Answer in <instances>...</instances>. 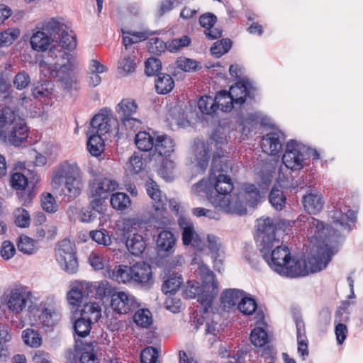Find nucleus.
Returning <instances> with one entry per match:
<instances>
[{
    "label": "nucleus",
    "instance_id": "27",
    "mask_svg": "<svg viewBox=\"0 0 363 363\" xmlns=\"http://www.w3.org/2000/svg\"><path fill=\"white\" fill-rule=\"evenodd\" d=\"M145 186L148 196L156 203L154 205L156 214L161 216L162 218H164L166 211L163 208L161 191L158 185L154 181L150 180L146 183Z\"/></svg>",
    "mask_w": 363,
    "mask_h": 363
},
{
    "label": "nucleus",
    "instance_id": "15",
    "mask_svg": "<svg viewBox=\"0 0 363 363\" xmlns=\"http://www.w3.org/2000/svg\"><path fill=\"white\" fill-rule=\"evenodd\" d=\"M178 224L182 232V240L184 245L201 248L202 241L195 230L194 224L190 218L180 217Z\"/></svg>",
    "mask_w": 363,
    "mask_h": 363
},
{
    "label": "nucleus",
    "instance_id": "6",
    "mask_svg": "<svg viewBox=\"0 0 363 363\" xmlns=\"http://www.w3.org/2000/svg\"><path fill=\"white\" fill-rule=\"evenodd\" d=\"M32 291L22 284H15L4 290L1 300L8 309L18 315L27 310L30 314L35 315L38 311V304L33 301Z\"/></svg>",
    "mask_w": 363,
    "mask_h": 363
},
{
    "label": "nucleus",
    "instance_id": "12",
    "mask_svg": "<svg viewBox=\"0 0 363 363\" xmlns=\"http://www.w3.org/2000/svg\"><path fill=\"white\" fill-rule=\"evenodd\" d=\"M212 204L216 208L227 213L243 215L247 213V208L239 193H230L225 196H217L212 200Z\"/></svg>",
    "mask_w": 363,
    "mask_h": 363
},
{
    "label": "nucleus",
    "instance_id": "36",
    "mask_svg": "<svg viewBox=\"0 0 363 363\" xmlns=\"http://www.w3.org/2000/svg\"><path fill=\"white\" fill-rule=\"evenodd\" d=\"M101 307L96 302H89L84 303L81 310V318L90 322L96 323L101 317Z\"/></svg>",
    "mask_w": 363,
    "mask_h": 363
},
{
    "label": "nucleus",
    "instance_id": "50",
    "mask_svg": "<svg viewBox=\"0 0 363 363\" xmlns=\"http://www.w3.org/2000/svg\"><path fill=\"white\" fill-rule=\"evenodd\" d=\"M53 86L51 82L46 81L39 83L33 87L32 90L33 96L38 99L48 97L53 93Z\"/></svg>",
    "mask_w": 363,
    "mask_h": 363
},
{
    "label": "nucleus",
    "instance_id": "2",
    "mask_svg": "<svg viewBox=\"0 0 363 363\" xmlns=\"http://www.w3.org/2000/svg\"><path fill=\"white\" fill-rule=\"evenodd\" d=\"M51 186L55 191L68 198L79 196L84 188V181L77 163L64 161L57 165L51 176Z\"/></svg>",
    "mask_w": 363,
    "mask_h": 363
},
{
    "label": "nucleus",
    "instance_id": "26",
    "mask_svg": "<svg viewBox=\"0 0 363 363\" xmlns=\"http://www.w3.org/2000/svg\"><path fill=\"white\" fill-rule=\"evenodd\" d=\"M131 266L118 264L108 271V277L118 283L132 284Z\"/></svg>",
    "mask_w": 363,
    "mask_h": 363
},
{
    "label": "nucleus",
    "instance_id": "23",
    "mask_svg": "<svg viewBox=\"0 0 363 363\" xmlns=\"http://www.w3.org/2000/svg\"><path fill=\"white\" fill-rule=\"evenodd\" d=\"M53 42L55 40L51 38V36L42 29H39L38 26L33 30L30 37V45L34 50L46 51Z\"/></svg>",
    "mask_w": 363,
    "mask_h": 363
},
{
    "label": "nucleus",
    "instance_id": "49",
    "mask_svg": "<svg viewBox=\"0 0 363 363\" xmlns=\"http://www.w3.org/2000/svg\"><path fill=\"white\" fill-rule=\"evenodd\" d=\"M110 202L113 208L123 211L130 206V199L127 194L117 192L111 195Z\"/></svg>",
    "mask_w": 363,
    "mask_h": 363
},
{
    "label": "nucleus",
    "instance_id": "24",
    "mask_svg": "<svg viewBox=\"0 0 363 363\" xmlns=\"http://www.w3.org/2000/svg\"><path fill=\"white\" fill-rule=\"evenodd\" d=\"M302 203L305 210L310 214L319 213L324 205L323 196L318 191H311L303 196Z\"/></svg>",
    "mask_w": 363,
    "mask_h": 363
},
{
    "label": "nucleus",
    "instance_id": "64",
    "mask_svg": "<svg viewBox=\"0 0 363 363\" xmlns=\"http://www.w3.org/2000/svg\"><path fill=\"white\" fill-rule=\"evenodd\" d=\"M41 206L48 213H55L57 210V204L50 193H45L41 196Z\"/></svg>",
    "mask_w": 363,
    "mask_h": 363
},
{
    "label": "nucleus",
    "instance_id": "22",
    "mask_svg": "<svg viewBox=\"0 0 363 363\" xmlns=\"http://www.w3.org/2000/svg\"><path fill=\"white\" fill-rule=\"evenodd\" d=\"M175 144L172 138L167 135H157L156 137L154 152L152 158L155 160L159 159H166L174 151Z\"/></svg>",
    "mask_w": 363,
    "mask_h": 363
},
{
    "label": "nucleus",
    "instance_id": "44",
    "mask_svg": "<svg viewBox=\"0 0 363 363\" xmlns=\"http://www.w3.org/2000/svg\"><path fill=\"white\" fill-rule=\"evenodd\" d=\"M123 43L125 48L127 49L128 46L131 44L136 43L138 42L145 40L148 38V37L154 33L145 30L143 32H127L125 33L123 31Z\"/></svg>",
    "mask_w": 363,
    "mask_h": 363
},
{
    "label": "nucleus",
    "instance_id": "5",
    "mask_svg": "<svg viewBox=\"0 0 363 363\" xmlns=\"http://www.w3.org/2000/svg\"><path fill=\"white\" fill-rule=\"evenodd\" d=\"M8 143L16 147L20 146L28 137V127L19 116L18 111L4 107L0 109V129Z\"/></svg>",
    "mask_w": 363,
    "mask_h": 363
},
{
    "label": "nucleus",
    "instance_id": "18",
    "mask_svg": "<svg viewBox=\"0 0 363 363\" xmlns=\"http://www.w3.org/2000/svg\"><path fill=\"white\" fill-rule=\"evenodd\" d=\"M118 187V184L108 177H100L94 181L89 186V192L92 196L108 197L111 192Z\"/></svg>",
    "mask_w": 363,
    "mask_h": 363
},
{
    "label": "nucleus",
    "instance_id": "10",
    "mask_svg": "<svg viewBox=\"0 0 363 363\" xmlns=\"http://www.w3.org/2000/svg\"><path fill=\"white\" fill-rule=\"evenodd\" d=\"M308 147L291 140L286 143L282 162L286 168L291 170H300L304 166L306 160Z\"/></svg>",
    "mask_w": 363,
    "mask_h": 363
},
{
    "label": "nucleus",
    "instance_id": "17",
    "mask_svg": "<svg viewBox=\"0 0 363 363\" xmlns=\"http://www.w3.org/2000/svg\"><path fill=\"white\" fill-rule=\"evenodd\" d=\"M284 140L285 137L281 132H271L263 137L261 147L264 152L271 155H277L281 152Z\"/></svg>",
    "mask_w": 363,
    "mask_h": 363
},
{
    "label": "nucleus",
    "instance_id": "28",
    "mask_svg": "<svg viewBox=\"0 0 363 363\" xmlns=\"http://www.w3.org/2000/svg\"><path fill=\"white\" fill-rule=\"evenodd\" d=\"M239 194L241 199L244 201L245 207L247 206L251 207L255 206L261 199V194L259 189L255 184H244Z\"/></svg>",
    "mask_w": 363,
    "mask_h": 363
},
{
    "label": "nucleus",
    "instance_id": "61",
    "mask_svg": "<svg viewBox=\"0 0 363 363\" xmlns=\"http://www.w3.org/2000/svg\"><path fill=\"white\" fill-rule=\"evenodd\" d=\"M15 223L20 228H27L30 223L28 211L23 208H18L14 211Z\"/></svg>",
    "mask_w": 363,
    "mask_h": 363
},
{
    "label": "nucleus",
    "instance_id": "40",
    "mask_svg": "<svg viewBox=\"0 0 363 363\" xmlns=\"http://www.w3.org/2000/svg\"><path fill=\"white\" fill-rule=\"evenodd\" d=\"M88 137L87 148L93 156H99L104 150V139L102 136L90 131L86 132Z\"/></svg>",
    "mask_w": 363,
    "mask_h": 363
},
{
    "label": "nucleus",
    "instance_id": "4",
    "mask_svg": "<svg viewBox=\"0 0 363 363\" xmlns=\"http://www.w3.org/2000/svg\"><path fill=\"white\" fill-rule=\"evenodd\" d=\"M199 274L202 279L203 289L199 287L197 281H189V285L184 291L186 298L198 297L203 312L206 313L212 311V303L218 294V284L215 280V276L212 271L203 262H197Z\"/></svg>",
    "mask_w": 363,
    "mask_h": 363
},
{
    "label": "nucleus",
    "instance_id": "37",
    "mask_svg": "<svg viewBox=\"0 0 363 363\" xmlns=\"http://www.w3.org/2000/svg\"><path fill=\"white\" fill-rule=\"evenodd\" d=\"M296 336L298 342V352L304 359L308 355V340L306 335L304 323L301 320H296Z\"/></svg>",
    "mask_w": 363,
    "mask_h": 363
},
{
    "label": "nucleus",
    "instance_id": "3",
    "mask_svg": "<svg viewBox=\"0 0 363 363\" xmlns=\"http://www.w3.org/2000/svg\"><path fill=\"white\" fill-rule=\"evenodd\" d=\"M259 251L269 267L280 275L295 278L304 272L297 263V257L291 256L289 247L281 240Z\"/></svg>",
    "mask_w": 363,
    "mask_h": 363
},
{
    "label": "nucleus",
    "instance_id": "13",
    "mask_svg": "<svg viewBox=\"0 0 363 363\" xmlns=\"http://www.w3.org/2000/svg\"><path fill=\"white\" fill-rule=\"evenodd\" d=\"M111 306L118 313L125 314L137 308L139 304L136 298L125 291H115L111 295Z\"/></svg>",
    "mask_w": 363,
    "mask_h": 363
},
{
    "label": "nucleus",
    "instance_id": "35",
    "mask_svg": "<svg viewBox=\"0 0 363 363\" xmlns=\"http://www.w3.org/2000/svg\"><path fill=\"white\" fill-rule=\"evenodd\" d=\"M155 140L156 138L146 131H139L135 137V143L137 147L144 152H154Z\"/></svg>",
    "mask_w": 363,
    "mask_h": 363
},
{
    "label": "nucleus",
    "instance_id": "46",
    "mask_svg": "<svg viewBox=\"0 0 363 363\" xmlns=\"http://www.w3.org/2000/svg\"><path fill=\"white\" fill-rule=\"evenodd\" d=\"M183 283L181 275L171 274L162 286V291L165 294L175 293Z\"/></svg>",
    "mask_w": 363,
    "mask_h": 363
},
{
    "label": "nucleus",
    "instance_id": "25",
    "mask_svg": "<svg viewBox=\"0 0 363 363\" xmlns=\"http://www.w3.org/2000/svg\"><path fill=\"white\" fill-rule=\"evenodd\" d=\"M66 26L61 20L56 18H47L38 23V28L45 31L55 41Z\"/></svg>",
    "mask_w": 363,
    "mask_h": 363
},
{
    "label": "nucleus",
    "instance_id": "60",
    "mask_svg": "<svg viewBox=\"0 0 363 363\" xmlns=\"http://www.w3.org/2000/svg\"><path fill=\"white\" fill-rule=\"evenodd\" d=\"M238 308L242 313L245 315H251L257 308V303L254 298L250 297H244L242 296Z\"/></svg>",
    "mask_w": 363,
    "mask_h": 363
},
{
    "label": "nucleus",
    "instance_id": "14",
    "mask_svg": "<svg viewBox=\"0 0 363 363\" xmlns=\"http://www.w3.org/2000/svg\"><path fill=\"white\" fill-rule=\"evenodd\" d=\"M117 123L111 111L104 110L96 114L91 121V127L88 131L104 135L111 131L113 125Z\"/></svg>",
    "mask_w": 363,
    "mask_h": 363
},
{
    "label": "nucleus",
    "instance_id": "34",
    "mask_svg": "<svg viewBox=\"0 0 363 363\" xmlns=\"http://www.w3.org/2000/svg\"><path fill=\"white\" fill-rule=\"evenodd\" d=\"M138 108V105L134 99L125 98L117 104L116 111L119 119H121L128 116H136Z\"/></svg>",
    "mask_w": 363,
    "mask_h": 363
},
{
    "label": "nucleus",
    "instance_id": "59",
    "mask_svg": "<svg viewBox=\"0 0 363 363\" xmlns=\"http://www.w3.org/2000/svg\"><path fill=\"white\" fill-rule=\"evenodd\" d=\"M250 340L255 346L262 347L267 342V334L264 329L255 328L251 332Z\"/></svg>",
    "mask_w": 363,
    "mask_h": 363
},
{
    "label": "nucleus",
    "instance_id": "20",
    "mask_svg": "<svg viewBox=\"0 0 363 363\" xmlns=\"http://www.w3.org/2000/svg\"><path fill=\"white\" fill-rule=\"evenodd\" d=\"M305 225L308 228V236L313 245H327L323 240L325 225L323 222L313 217L306 218Z\"/></svg>",
    "mask_w": 363,
    "mask_h": 363
},
{
    "label": "nucleus",
    "instance_id": "62",
    "mask_svg": "<svg viewBox=\"0 0 363 363\" xmlns=\"http://www.w3.org/2000/svg\"><path fill=\"white\" fill-rule=\"evenodd\" d=\"M91 238L99 245L109 246L111 244V239L105 230H91L89 233Z\"/></svg>",
    "mask_w": 363,
    "mask_h": 363
},
{
    "label": "nucleus",
    "instance_id": "58",
    "mask_svg": "<svg viewBox=\"0 0 363 363\" xmlns=\"http://www.w3.org/2000/svg\"><path fill=\"white\" fill-rule=\"evenodd\" d=\"M19 35V29L15 28H11L0 33V47L8 46L12 44Z\"/></svg>",
    "mask_w": 363,
    "mask_h": 363
},
{
    "label": "nucleus",
    "instance_id": "31",
    "mask_svg": "<svg viewBox=\"0 0 363 363\" xmlns=\"http://www.w3.org/2000/svg\"><path fill=\"white\" fill-rule=\"evenodd\" d=\"M194 194L206 197L211 203L212 200L216 199V192L213 186V182L211 179H202L192 186Z\"/></svg>",
    "mask_w": 363,
    "mask_h": 363
},
{
    "label": "nucleus",
    "instance_id": "33",
    "mask_svg": "<svg viewBox=\"0 0 363 363\" xmlns=\"http://www.w3.org/2000/svg\"><path fill=\"white\" fill-rule=\"evenodd\" d=\"M58 72V75H52L48 71L42 72L45 77H59L60 84L64 89L67 91H71L72 89H77V80L74 79L72 77H71L69 72L72 68L69 70H65L64 69H61L60 67L57 68Z\"/></svg>",
    "mask_w": 363,
    "mask_h": 363
},
{
    "label": "nucleus",
    "instance_id": "48",
    "mask_svg": "<svg viewBox=\"0 0 363 363\" xmlns=\"http://www.w3.org/2000/svg\"><path fill=\"white\" fill-rule=\"evenodd\" d=\"M17 247L19 251L26 255H33L38 250L37 242L26 235L19 238Z\"/></svg>",
    "mask_w": 363,
    "mask_h": 363
},
{
    "label": "nucleus",
    "instance_id": "51",
    "mask_svg": "<svg viewBox=\"0 0 363 363\" xmlns=\"http://www.w3.org/2000/svg\"><path fill=\"white\" fill-rule=\"evenodd\" d=\"M198 108L203 114L211 115L216 111L215 98L203 96L198 101Z\"/></svg>",
    "mask_w": 363,
    "mask_h": 363
},
{
    "label": "nucleus",
    "instance_id": "38",
    "mask_svg": "<svg viewBox=\"0 0 363 363\" xmlns=\"http://www.w3.org/2000/svg\"><path fill=\"white\" fill-rule=\"evenodd\" d=\"M259 113H248L246 117L242 118L238 124V130L242 133L244 140L252 130L253 127L259 121Z\"/></svg>",
    "mask_w": 363,
    "mask_h": 363
},
{
    "label": "nucleus",
    "instance_id": "29",
    "mask_svg": "<svg viewBox=\"0 0 363 363\" xmlns=\"http://www.w3.org/2000/svg\"><path fill=\"white\" fill-rule=\"evenodd\" d=\"M125 246L133 255L139 256L145 251L146 242L143 235L133 233L126 238Z\"/></svg>",
    "mask_w": 363,
    "mask_h": 363
},
{
    "label": "nucleus",
    "instance_id": "57",
    "mask_svg": "<svg viewBox=\"0 0 363 363\" xmlns=\"http://www.w3.org/2000/svg\"><path fill=\"white\" fill-rule=\"evenodd\" d=\"M160 161V159H159ZM162 165L158 169V174L166 181L173 179V170L175 167L174 161L166 158L161 159Z\"/></svg>",
    "mask_w": 363,
    "mask_h": 363
},
{
    "label": "nucleus",
    "instance_id": "54",
    "mask_svg": "<svg viewBox=\"0 0 363 363\" xmlns=\"http://www.w3.org/2000/svg\"><path fill=\"white\" fill-rule=\"evenodd\" d=\"M231 40L228 38L218 40L211 46V52L213 56L220 57L228 52L231 48Z\"/></svg>",
    "mask_w": 363,
    "mask_h": 363
},
{
    "label": "nucleus",
    "instance_id": "45",
    "mask_svg": "<svg viewBox=\"0 0 363 363\" xmlns=\"http://www.w3.org/2000/svg\"><path fill=\"white\" fill-rule=\"evenodd\" d=\"M214 98L216 111L218 108H220V110L223 112L230 111L235 104L230 98V94H228V91H220Z\"/></svg>",
    "mask_w": 363,
    "mask_h": 363
},
{
    "label": "nucleus",
    "instance_id": "47",
    "mask_svg": "<svg viewBox=\"0 0 363 363\" xmlns=\"http://www.w3.org/2000/svg\"><path fill=\"white\" fill-rule=\"evenodd\" d=\"M269 201L271 205L277 211H281L284 208L286 205V197L281 190L274 186L270 191L269 195Z\"/></svg>",
    "mask_w": 363,
    "mask_h": 363
},
{
    "label": "nucleus",
    "instance_id": "43",
    "mask_svg": "<svg viewBox=\"0 0 363 363\" xmlns=\"http://www.w3.org/2000/svg\"><path fill=\"white\" fill-rule=\"evenodd\" d=\"M22 339L24 343L33 348H38L42 344V337L38 330L27 328L22 332Z\"/></svg>",
    "mask_w": 363,
    "mask_h": 363
},
{
    "label": "nucleus",
    "instance_id": "52",
    "mask_svg": "<svg viewBox=\"0 0 363 363\" xmlns=\"http://www.w3.org/2000/svg\"><path fill=\"white\" fill-rule=\"evenodd\" d=\"M133 320L138 325L147 328L152 323L151 312L148 309L138 310L133 315Z\"/></svg>",
    "mask_w": 363,
    "mask_h": 363
},
{
    "label": "nucleus",
    "instance_id": "53",
    "mask_svg": "<svg viewBox=\"0 0 363 363\" xmlns=\"http://www.w3.org/2000/svg\"><path fill=\"white\" fill-rule=\"evenodd\" d=\"M191 43V39L187 35H183L181 38H174L166 42V48L170 52H177L182 48L187 47Z\"/></svg>",
    "mask_w": 363,
    "mask_h": 363
},
{
    "label": "nucleus",
    "instance_id": "21",
    "mask_svg": "<svg viewBox=\"0 0 363 363\" xmlns=\"http://www.w3.org/2000/svg\"><path fill=\"white\" fill-rule=\"evenodd\" d=\"M305 225L308 228V236L313 245H327L323 240L325 225L323 222L313 217L306 218Z\"/></svg>",
    "mask_w": 363,
    "mask_h": 363
},
{
    "label": "nucleus",
    "instance_id": "32",
    "mask_svg": "<svg viewBox=\"0 0 363 363\" xmlns=\"http://www.w3.org/2000/svg\"><path fill=\"white\" fill-rule=\"evenodd\" d=\"M243 291L238 289H227L221 294L220 303L224 310H229L241 301Z\"/></svg>",
    "mask_w": 363,
    "mask_h": 363
},
{
    "label": "nucleus",
    "instance_id": "56",
    "mask_svg": "<svg viewBox=\"0 0 363 363\" xmlns=\"http://www.w3.org/2000/svg\"><path fill=\"white\" fill-rule=\"evenodd\" d=\"M198 153L196 154V160L197 162V167L201 172L207 168L208 165L209 155L208 151L206 148L204 143H201L197 145Z\"/></svg>",
    "mask_w": 363,
    "mask_h": 363
},
{
    "label": "nucleus",
    "instance_id": "39",
    "mask_svg": "<svg viewBox=\"0 0 363 363\" xmlns=\"http://www.w3.org/2000/svg\"><path fill=\"white\" fill-rule=\"evenodd\" d=\"M155 83L156 91L160 94H166L170 92L174 86L172 77L164 73L157 74Z\"/></svg>",
    "mask_w": 363,
    "mask_h": 363
},
{
    "label": "nucleus",
    "instance_id": "63",
    "mask_svg": "<svg viewBox=\"0 0 363 363\" xmlns=\"http://www.w3.org/2000/svg\"><path fill=\"white\" fill-rule=\"evenodd\" d=\"M91 324L92 323L81 317L78 318L74 325L77 335L81 337L87 336L90 333Z\"/></svg>",
    "mask_w": 363,
    "mask_h": 363
},
{
    "label": "nucleus",
    "instance_id": "30",
    "mask_svg": "<svg viewBox=\"0 0 363 363\" xmlns=\"http://www.w3.org/2000/svg\"><path fill=\"white\" fill-rule=\"evenodd\" d=\"M84 286L89 290L87 296L89 293L95 292L97 298H102L106 296H111L114 293L111 284L106 281H96L94 283H85Z\"/></svg>",
    "mask_w": 363,
    "mask_h": 363
},
{
    "label": "nucleus",
    "instance_id": "16",
    "mask_svg": "<svg viewBox=\"0 0 363 363\" xmlns=\"http://www.w3.org/2000/svg\"><path fill=\"white\" fill-rule=\"evenodd\" d=\"M132 284L149 287L153 284L152 268L145 262H138L131 266Z\"/></svg>",
    "mask_w": 363,
    "mask_h": 363
},
{
    "label": "nucleus",
    "instance_id": "42",
    "mask_svg": "<svg viewBox=\"0 0 363 363\" xmlns=\"http://www.w3.org/2000/svg\"><path fill=\"white\" fill-rule=\"evenodd\" d=\"M176 238L170 231L163 230L158 235L157 246L160 250L169 252L174 246Z\"/></svg>",
    "mask_w": 363,
    "mask_h": 363
},
{
    "label": "nucleus",
    "instance_id": "55",
    "mask_svg": "<svg viewBox=\"0 0 363 363\" xmlns=\"http://www.w3.org/2000/svg\"><path fill=\"white\" fill-rule=\"evenodd\" d=\"M176 65L178 68L186 72H194L201 68L198 61L184 57H179Z\"/></svg>",
    "mask_w": 363,
    "mask_h": 363
},
{
    "label": "nucleus",
    "instance_id": "8",
    "mask_svg": "<svg viewBox=\"0 0 363 363\" xmlns=\"http://www.w3.org/2000/svg\"><path fill=\"white\" fill-rule=\"evenodd\" d=\"M333 255L331 248L328 245H313L308 256V259L297 258V263L301 269L304 271L298 277L310 273H316L327 267Z\"/></svg>",
    "mask_w": 363,
    "mask_h": 363
},
{
    "label": "nucleus",
    "instance_id": "7",
    "mask_svg": "<svg viewBox=\"0 0 363 363\" xmlns=\"http://www.w3.org/2000/svg\"><path fill=\"white\" fill-rule=\"evenodd\" d=\"M229 170H232L229 157L222 150L215 152L211 168V179L213 182L216 196H225L233 191L234 186L232 179L225 174Z\"/></svg>",
    "mask_w": 363,
    "mask_h": 363
},
{
    "label": "nucleus",
    "instance_id": "1",
    "mask_svg": "<svg viewBox=\"0 0 363 363\" xmlns=\"http://www.w3.org/2000/svg\"><path fill=\"white\" fill-rule=\"evenodd\" d=\"M52 45L45 52L43 59L39 62L41 72L48 71L52 75H58L57 68L60 67L65 71L72 67L70 62L71 54L66 50H72L76 48L77 41L74 34L68 26L57 37Z\"/></svg>",
    "mask_w": 363,
    "mask_h": 363
},
{
    "label": "nucleus",
    "instance_id": "41",
    "mask_svg": "<svg viewBox=\"0 0 363 363\" xmlns=\"http://www.w3.org/2000/svg\"><path fill=\"white\" fill-rule=\"evenodd\" d=\"M247 94V89L244 82H238L235 85L231 86L228 92L233 102L239 105L245 103Z\"/></svg>",
    "mask_w": 363,
    "mask_h": 363
},
{
    "label": "nucleus",
    "instance_id": "11",
    "mask_svg": "<svg viewBox=\"0 0 363 363\" xmlns=\"http://www.w3.org/2000/svg\"><path fill=\"white\" fill-rule=\"evenodd\" d=\"M56 259L67 273L72 274L78 270V262L74 251L73 243L67 239L62 240L56 251Z\"/></svg>",
    "mask_w": 363,
    "mask_h": 363
},
{
    "label": "nucleus",
    "instance_id": "9",
    "mask_svg": "<svg viewBox=\"0 0 363 363\" xmlns=\"http://www.w3.org/2000/svg\"><path fill=\"white\" fill-rule=\"evenodd\" d=\"M291 225L289 220H282L274 223L269 217L261 218L257 220V245L259 250H264L267 245L277 244L280 240L277 238L278 230H284Z\"/></svg>",
    "mask_w": 363,
    "mask_h": 363
},
{
    "label": "nucleus",
    "instance_id": "19",
    "mask_svg": "<svg viewBox=\"0 0 363 363\" xmlns=\"http://www.w3.org/2000/svg\"><path fill=\"white\" fill-rule=\"evenodd\" d=\"M40 306V313L38 315L39 324L49 328L56 325L60 320L61 313L59 307L51 304H44L43 306L41 304Z\"/></svg>",
    "mask_w": 363,
    "mask_h": 363
}]
</instances>
